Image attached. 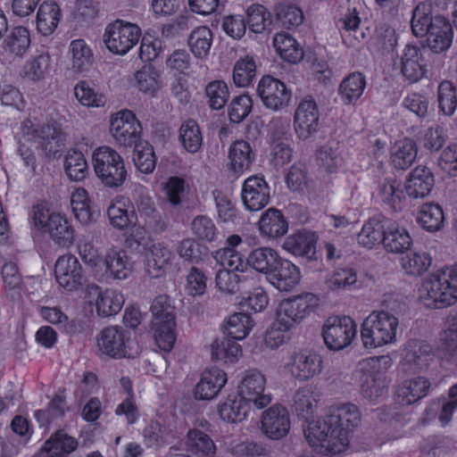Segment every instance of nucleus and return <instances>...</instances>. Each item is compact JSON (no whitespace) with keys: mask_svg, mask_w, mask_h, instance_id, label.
Listing matches in <instances>:
<instances>
[{"mask_svg":"<svg viewBox=\"0 0 457 457\" xmlns=\"http://www.w3.org/2000/svg\"><path fill=\"white\" fill-rule=\"evenodd\" d=\"M133 162L142 173H152L156 166V157L154 147L147 142L139 143L134 147Z\"/></svg>","mask_w":457,"mask_h":457,"instance_id":"nucleus-58","label":"nucleus"},{"mask_svg":"<svg viewBox=\"0 0 457 457\" xmlns=\"http://www.w3.org/2000/svg\"><path fill=\"white\" fill-rule=\"evenodd\" d=\"M279 259L280 256L274 249L270 247H258L248 254L249 268L269 277Z\"/></svg>","mask_w":457,"mask_h":457,"instance_id":"nucleus-43","label":"nucleus"},{"mask_svg":"<svg viewBox=\"0 0 457 457\" xmlns=\"http://www.w3.org/2000/svg\"><path fill=\"white\" fill-rule=\"evenodd\" d=\"M320 112L311 96L302 99L295 112V130L300 139L305 140L318 131Z\"/></svg>","mask_w":457,"mask_h":457,"instance_id":"nucleus-15","label":"nucleus"},{"mask_svg":"<svg viewBox=\"0 0 457 457\" xmlns=\"http://www.w3.org/2000/svg\"><path fill=\"white\" fill-rule=\"evenodd\" d=\"M96 345L103 354L113 359H130L140 353V347L131 333L120 326L102 329L96 337Z\"/></svg>","mask_w":457,"mask_h":457,"instance_id":"nucleus-5","label":"nucleus"},{"mask_svg":"<svg viewBox=\"0 0 457 457\" xmlns=\"http://www.w3.org/2000/svg\"><path fill=\"white\" fill-rule=\"evenodd\" d=\"M433 21L430 5L425 2L419 3L412 10L411 28L413 35L417 37H424Z\"/></svg>","mask_w":457,"mask_h":457,"instance_id":"nucleus-55","label":"nucleus"},{"mask_svg":"<svg viewBox=\"0 0 457 457\" xmlns=\"http://www.w3.org/2000/svg\"><path fill=\"white\" fill-rule=\"evenodd\" d=\"M212 44V32L206 26L195 28L188 37V46L195 56L205 57Z\"/></svg>","mask_w":457,"mask_h":457,"instance_id":"nucleus-54","label":"nucleus"},{"mask_svg":"<svg viewBox=\"0 0 457 457\" xmlns=\"http://www.w3.org/2000/svg\"><path fill=\"white\" fill-rule=\"evenodd\" d=\"M64 170L71 180H83L88 174V165L84 154L75 149L69 150L64 159Z\"/></svg>","mask_w":457,"mask_h":457,"instance_id":"nucleus-50","label":"nucleus"},{"mask_svg":"<svg viewBox=\"0 0 457 457\" xmlns=\"http://www.w3.org/2000/svg\"><path fill=\"white\" fill-rule=\"evenodd\" d=\"M171 258L170 250L162 244L153 245L147 256L146 270L152 278H160L164 274Z\"/></svg>","mask_w":457,"mask_h":457,"instance_id":"nucleus-48","label":"nucleus"},{"mask_svg":"<svg viewBox=\"0 0 457 457\" xmlns=\"http://www.w3.org/2000/svg\"><path fill=\"white\" fill-rule=\"evenodd\" d=\"M141 37V29L131 22L116 20L108 24L104 33V42L107 49L119 55L126 54Z\"/></svg>","mask_w":457,"mask_h":457,"instance_id":"nucleus-8","label":"nucleus"},{"mask_svg":"<svg viewBox=\"0 0 457 457\" xmlns=\"http://www.w3.org/2000/svg\"><path fill=\"white\" fill-rule=\"evenodd\" d=\"M214 258L224 270L233 272H245L249 270L248 257L245 260L244 256L235 249H220L216 251Z\"/></svg>","mask_w":457,"mask_h":457,"instance_id":"nucleus-52","label":"nucleus"},{"mask_svg":"<svg viewBox=\"0 0 457 457\" xmlns=\"http://www.w3.org/2000/svg\"><path fill=\"white\" fill-rule=\"evenodd\" d=\"M357 335V325L349 316L329 317L323 325L325 345L333 351H339L353 342Z\"/></svg>","mask_w":457,"mask_h":457,"instance_id":"nucleus-10","label":"nucleus"},{"mask_svg":"<svg viewBox=\"0 0 457 457\" xmlns=\"http://www.w3.org/2000/svg\"><path fill=\"white\" fill-rule=\"evenodd\" d=\"M62 12L59 5L53 1L43 2L37 13V29L44 37L52 35L57 29Z\"/></svg>","mask_w":457,"mask_h":457,"instance_id":"nucleus-36","label":"nucleus"},{"mask_svg":"<svg viewBox=\"0 0 457 457\" xmlns=\"http://www.w3.org/2000/svg\"><path fill=\"white\" fill-rule=\"evenodd\" d=\"M241 196L247 210L257 212L269 204L270 187L262 176H250L243 183Z\"/></svg>","mask_w":457,"mask_h":457,"instance_id":"nucleus-17","label":"nucleus"},{"mask_svg":"<svg viewBox=\"0 0 457 457\" xmlns=\"http://www.w3.org/2000/svg\"><path fill=\"white\" fill-rule=\"evenodd\" d=\"M419 296L429 308H444L457 301V287L452 286L440 270L425 278L419 289Z\"/></svg>","mask_w":457,"mask_h":457,"instance_id":"nucleus-7","label":"nucleus"},{"mask_svg":"<svg viewBox=\"0 0 457 457\" xmlns=\"http://www.w3.org/2000/svg\"><path fill=\"white\" fill-rule=\"evenodd\" d=\"M186 451L196 457H214L216 454V445L206 430L199 428H190L185 438Z\"/></svg>","mask_w":457,"mask_h":457,"instance_id":"nucleus-30","label":"nucleus"},{"mask_svg":"<svg viewBox=\"0 0 457 457\" xmlns=\"http://www.w3.org/2000/svg\"><path fill=\"white\" fill-rule=\"evenodd\" d=\"M256 76V63L253 57L245 56L237 60L233 69V81L236 86L248 87Z\"/></svg>","mask_w":457,"mask_h":457,"instance_id":"nucleus-59","label":"nucleus"},{"mask_svg":"<svg viewBox=\"0 0 457 457\" xmlns=\"http://www.w3.org/2000/svg\"><path fill=\"white\" fill-rule=\"evenodd\" d=\"M430 382L424 377L406 379L396 390V401L401 405L413 404L424 398L429 391Z\"/></svg>","mask_w":457,"mask_h":457,"instance_id":"nucleus-32","label":"nucleus"},{"mask_svg":"<svg viewBox=\"0 0 457 457\" xmlns=\"http://www.w3.org/2000/svg\"><path fill=\"white\" fill-rule=\"evenodd\" d=\"M259 229L262 235L277 238L287 232L288 223L279 210L270 208L262 215Z\"/></svg>","mask_w":457,"mask_h":457,"instance_id":"nucleus-38","label":"nucleus"},{"mask_svg":"<svg viewBox=\"0 0 457 457\" xmlns=\"http://www.w3.org/2000/svg\"><path fill=\"white\" fill-rule=\"evenodd\" d=\"M406 195L401 183L393 178L385 179L380 182L377 192V197L380 202L393 212L403 210Z\"/></svg>","mask_w":457,"mask_h":457,"instance_id":"nucleus-33","label":"nucleus"},{"mask_svg":"<svg viewBox=\"0 0 457 457\" xmlns=\"http://www.w3.org/2000/svg\"><path fill=\"white\" fill-rule=\"evenodd\" d=\"M398 319L386 311H373L362 322L361 337L366 348L396 342Z\"/></svg>","mask_w":457,"mask_h":457,"instance_id":"nucleus-3","label":"nucleus"},{"mask_svg":"<svg viewBox=\"0 0 457 457\" xmlns=\"http://www.w3.org/2000/svg\"><path fill=\"white\" fill-rule=\"evenodd\" d=\"M266 379L258 370H245L238 386V394L257 409H262L271 402V395L265 392Z\"/></svg>","mask_w":457,"mask_h":457,"instance_id":"nucleus-12","label":"nucleus"},{"mask_svg":"<svg viewBox=\"0 0 457 457\" xmlns=\"http://www.w3.org/2000/svg\"><path fill=\"white\" fill-rule=\"evenodd\" d=\"M50 61V55L46 53L32 57L23 66L22 77L33 82L43 79L48 72Z\"/></svg>","mask_w":457,"mask_h":457,"instance_id":"nucleus-57","label":"nucleus"},{"mask_svg":"<svg viewBox=\"0 0 457 457\" xmlns=\"http://www.w3.org/2000/svg\"><path fill=\"white\" fill-rule=\"evenodd\" d=\"M96 178L108 188L118 189L126 182L129 172L124 159L110 146H100L92 154Z\"/></svg>","mask_w":457,"mask_h":457,"instance_id":"nucleus-2","label":"nucleus"},{"mask_svg":"<svg viewBox=\"0 0 457 457\" xmlns=\"http://www.w3.org/2000/svg\"><path fill=\"white\" fill-rule=\"evenodd\" d=\"M366 87V79L361 72H352L340 83L338 93L345 104L356 102L363 94Z\"/></svg>","mask_w":457,"mask_h":457,"instance_id":"nucleus-42","label":"nucleus"},{"mask_svg":"<svg viewBox=\"0 0 457 457\" xmlns=\"http://www.w3.org/2000/svg\"><path fill=\"white\" fill-rule=\"evenodd\" d=\"M418 148L416 143L404 138L395 143L391 153V162L395 168L406 170L409 168L417 157Z\"/></svg>","mask_w":457,"mask_h":457,"instance_id":"nucleus-46","label":"nucleus"},{"mask_svg":"<svg viewBox=\"0 0 457 457\" xmlns=\"http://www.w3.org/2000/svg\"><path fill=\"white\" fill-rule=\"evenodd\" d=\"M257 93L262 104L273 111L280 110L288 105L291 99V91L280 80L264 76L259 81Z\"/></svg>","mask_w":457,"mask_h":457,"instance_id":"nucleus-16","label":"nucleus"},{"mask_svg":"<svg viewBox=\"0 0 457 457\" xmlns=\"http://www.w3.org/2000/svg\"><path fill=\"white\" fill-rule=\"evenodd\" d=\"M247 24L251 31L262 33L270 29V12L262 4H253L247 9Z\"/></svg>","mask_w":457,"mask_h":457,"instance_id":"nucleus-64","label":"nucleus"},{"mask_svg":"<svg viewBox=\"0 0 457 457\" xmlns=\"http://www.w3.org/2000/svg\"><path fill=\"white\" fill-rule=\"evenodd\" d=\"M392 365L389 356L381 355L363 360L360 363L361 391L362 395L370 400H378L387 391L388 381L386 372Z\"/></svg>","mask_w":457,"mask_h":457,"instance_id":"nucleus-4","label":"nucleus"},{"mask_svg":"<svg viewBox=\"0 0 457 457\" xmlns=\"http://www.w3.org/2000/svg\"><path fill=\"white\" fill-rule=\"evenodd\" d=\"M228 159L229 171L234 174L235 178H238L245 171L250 170L255 161V154L248 142L237 140L229 147Z\"/></svg>","mask_w":457,"mask_h":457,"instance_id":"nucleus-27","label":"nucleus"},{"mask_svg":"<svg viewBox=\"0 0 457 457\" xmlns=\"http://www.w3.org/2000/svg\"><path fill=\"white\" fill-rule=\"evenodd\" d=\"M205 96L212 109L220 110L228 101V87L222 80H212L205 87Z\"/></svg>","mask_w":457,"mask_h":457,"instance_id":"nucleus-63","label":"nucleus"},{"mask_svg":"<svg viewBox=\"0 0 457 457\" xmlns=\"http://www.w3.org/2000/svg\"><path fill=\"white\" fill-rule=\"evenodd\" d=\"M78 447L76 438L63 430L54 433L33 457H68Z\"/></svg>","mask_w":457,"mask_h":457,"instance_id":"nucleus-25","label":"nucleus"},{"mask_svg":"<svg viewBox=\"0 0 457 457\" xmlns=\"http://www.w3.org/2000/svg\"><path fill=\"white\" fill-rule=\"evenodd\" d=\"M273 46L280 57L290 63H296L303 57V49L296 40L288 34L278 33L274 37Z\"/></svg>","mask_w":457,"mask_h":457,"instance_id":"nucleus-45","label":"nucleus"},{"mask_svg":"<svg viewBox=\"0 0 457 457\" xmlns=\"http://www.w3.org/2000/svg\"><path fill=\"white\" fill-rule=\"evenodd\" d=\"M435 185L433 172L427 166H417L406 180L404 189L411 198H423L427 196Z\"/></svg>","mask_w":457,"mask_h":457,"instance_id":"nucleus-29","label":"nucleus"},{"mask_svg":"<svg viewBox=\"0 0 457 457\" xmlns=\"http://www.w3.org/2000/svg\"><path fill=\"white\" fill-rule=\"evenodd\" d=\"M212 359L225 363L237 361L242 354L241 346L230 338H217L211 344Z\"/></svg>","mask_w":457,"mask_h":457,"instance_id":"nucleus-47","label":"nucleus"},{"mask_svg":"<svg viewBox=\"0 0 457 457\" xmlns=\"http://www.w3.org/2000/svg\"><path fill=\"white\" fill-rule=\"evenodd\" d=\"M430 256L424 252H410L401 259V265L404 271L412 276H420L429 268Z\"/></svg>","mask_w":457,"mask_h":457,"instance_id":"nucleus-61","label":"nucleus"},{"mask_svg":"<svg viewBox=\"0 0 457 457\" xmlns=\"http://www.w3.org/2000/svg\"><path fill=\"white\" fill-rule=\"evenodd\" d=\"M387 223L388 219L382 216L369 219L357 235L358 244L368 249L383 244Z\"/></svg>","mask_w":457,"mask_h":457,"instance_id":"nucleus-34","label":"nucleus"},{"mask_svg":"<svg viewBox=\"0 0 457 457\" xmlns=\"http://www.w3.org/2000/svg\"><path fill=\"white\" fill-rule=\"evenodd\" d=\"M37 142L48 158H54L60 154L64 145V136L56 123H48L38 127L35 130Z\"/></svg>","mask_w":457,"mask_h":457,"instance_id":"nucleus-28","label":"nucleus"},{"mask_svg":"<svg viewBox=\"0 0 457 457\" xmlns=\"http://www.w3.org/2000/svg\"><path fill=\"white\" fill-rule=\"evenodd\" d=\"M71 205L75 218L82 224H88L97 220L99 210L91 204L87 191L83 187L77 188L71 196Z\"/></svg>","mask_w":457,"mask_h":457,"instance_id":"nucleus-35","label":"nucleus"},{"mask_svg":"<svg viewBox=\"0 0 457 457\" xmlns=\"http://www.w3.org/2000/svg\"><path fill=\"white\" fill-rule=\"evenodd\" d=\"M317 395L308 386L299 388L294 396V410L298 416L306 418L317 408Z\"/></svg>","mask_w":457,"mask_h":457,"instance_id":"nucleus-62","label":"nucleus"},{"mask_svg":"<svg viewBox=\"0 0 457 457\" xmlns=\"http://www.w3.org/2000/svg\"><path fill=\"white\" fill-rule=\"evenodd\" d=\"M428 47L435 54L446 52L453 44V29L449 20L441 15L434 16L425 35Z\"/></svg>","mask_w":457,"mask_h":457,"instance_id":"nucleus-20","label":"nucleus"},{"mask_svg":"<svg viewBox=\"0 0 457 457\" xmlns=\"http://www.w3.org/2000/svg\"><path fill=\"white\" fill-rule=\"evenodd\" d=\"M97 270L103 271L106 278L124 280L130 276L132 266L126 253L110 248L103 256Z\"/></svg>","mask_w":457,"mask_h":457,"instance_id":"nucleus-21","label":"nucleus"},{"mask_svg":"<svg viewBox=\"0 0 457 457\" xmlns=\"http://www.w3.org/2000/svg\"><path fill=\"white\" fill-rule=\"evenodd\" d=\"M54 274L59 286L70 292L77 290L86 281L83 268L73 254H64L57 259Z\"/></svg>","mask_w":457,"mask_h":457,"instance_id":"nucleus-13","label":"nucleus"},{"mask_svg":"<svg viewBox=\"0 0 457 457\" xmlns=\"http://www.w3.org/2000/svg\"><path fill=\"white\" fill-rule=\"evenodd\" d=\"M361 423V412L353 403L330 406L326 416L309 424L305 437L313 448L335 455L347 448L353 430Z\"/></svg>","mask_w":457,"mask_h":457,"instance_id":"nucleus-1","label":"nucleus"},{"mask_svg":"<svg viewBox=\"0 0 457 457\" xmlns=\"http://www.w3.org/2000/svg\"><path fill=\"white\" fill-rule=\"evenodd\" d=\"M412 240L408 231L395 222L388 220L384 237V248L390 253H403L409 250Z\"/></svg>","mask_w":457,"mask_h":457,"instance_id":"nucleus-39","label":"nucleus"},{"mask_svg":"<svg viewBox=\"0 0 457 457\" xmlns=\"http://www.w3.org/2000/svg\"><path fill=\"white\" fill-rule=\"evenodd\" d=\"M249 404L239 394L229 395L219 408L220 416L228 422H240L245 419L250 409Z\"/></svg>","mask_w":457,"mask_h":457,"instance_id":"nucleus-44","label":"nucleus"},{"mask_svg":"<svg viewBox=\"0 0 457 457\" xmlns=\"http://www.w3.org/2000/svg\"><path fill=\"white\" fill-rule=\"evenodd\" d=\"M401 72L411 83L420 81L428 73V64L422 50L413 45H406L401 55Z\"/></svg>","mask_w":457,"mask_h":457,"instance_id":"nucleus-23","label":"nucleus"},{"mask_svg":"<svg viewBox=\"0 0 457 457\" xmlns=\"http://www.w3.org/2000/svg\"><path fill=\"white\" fill-rule=\"evenodd\" d=\"M137 220L145 230L154 234L164 232L169 225L167 215L160 212L154 199L145 195H139L136 199Z\"/></svg>","mask_w":457,"mask_h":457,"instance_id":"nucleus-14","label":"nucleus"},{"mask_svg":"<svg viewBox=\"0 0 457 457\" xmlns=\"http://www.w3.org/2000/svg\"><path fill=\"white\" fill-rule=\"evenodd\" d=\"M290 429V419L287 410L281 405H273L265 411L262 418V430L271 439H280Z\"/></svg>","mask_w":457,"mask_h":457,"instance_id":"nucleus-22","label":"nucleus"},{"mask_svg":"<svg viewBox=\"0 0 457 457\" xmlns=\"http://www.w3.org/2000/svg\"><path fill=\"white\" fill-rule=\"evenodd\" d=\"M110 131L117 144L121 146L136 147V145L141 143V125L131 111L117 112L111 120Z\"/></svg>","mask_w":457,"mask_h":457,"instance_id":"nucleus-11","label":"nucleus"},{"mask_svg":"<svg viewBox=\"0 0 457 457\" xmlns=\"http://www.w3.org/2000/svg\"><path fill=\"white\" fill-rule=\"evenodd\" d=\"M268 278L279 291L290 292L299 284L301 272L299 268L292 262L280 257Z\"/></svg>","mask_w":457,"mask_h":457,"instance_id":"nucleus-24","label":"nucleus"},{"mask_svg":"<svg viewBox=\"0 0 457 457\" xmlns=\"http://www.w3.org/2000/svg\"><path fill=\"white\" fill-rule=\"evenodd\" d=\"M315 304V295L311 293L283 300L277 312L278 329H291L309 315Z\"/></svg>","mask_w":457,"mask_h":457,"instance_id":"nucleus-9","label":"nucleus"},{"mask_svg":"<svg viewBox=\"0 0 457 457\" xmlns=\"http://www.w3.org/2000/svg\"><path fill=\"white\" fill-rule=\"evenodd\" d=\"M179 139L187 152L190 154L199 152L203 145V135L197 122L194 120L183 122L179 128Z\"/></svg>","mask_w":457,"mask_h":457,"instance_id":"nucleus-49","label":"nucleus"},{"mask_svg":"<svg viewBox=\"0 0 457 457\" xmlns=\"http://www.w3.org/2000/svg\"><path fill=\"white\" fill-rule=\"evenodd\" d=\"M288 367L293 377L300 381H307L321 372L323 361L316 353L300 352L291 356Z\"/></svg>","mask_w":457,"mask_h":457,"instance_id":"nucleus-19","label":"nucleus"},{"mask_svg":"<svg viewBox=\"0 0 457 457\" xmlns=\"http://www.w3.org/2000/svg\"><path fill=\"white\" fill-rule=\"evenodd\" d=\"M87 296L96 302V310L98 316L107 318L114 316L120 312L124 304V296L112 288L102 289L98 285L87 286Z\"/></svg>","mask_w":457,"mask_h":457,"instance_id":"nucleus-18","label":"nucleus"},{"mask_svg":"<svg viewBox=\"0 0 457 457\" xmlns=\"http://www.w3.org/2000/svg\"><path fill=\"white\" fill-rule=\"evenodd\" d=\"M253 326L250 315L244 312H237L231 315L225 325V333L228 338L243 340L249 334Z\"/></svg>","mask_w":457,"mask_h":457,"instance_id":"nucleus-51","label":"nucleus"},{"mask_svg":"<svg viewBox=\"0 0 457 457\" xmlns=\"http://www.w3.org/2000/svg\"><path fill=\"white\" fill-rule=\"evenodd\" d=\"M71 54V68L76 72L87 71L92 63V52L82 39L71 41L70 45Z\"/></svg>","mask_w":457,"mask_h":457,"instance_id":"nucleus-56","label":"nucleus"},{"mask_svg":"<svg viewBox=\"0 0 457 457\" xmlns=\"http://www.w3.org/2000/svg\"><path fill=\"white\" fill-rule=\"evenodd\" d=\"M417 220L428 231L439 230L444 223L443 210L436 204H425L419 212Z\"/></svg>","mask_w":457,"mask_h":457,"instance_id":"nucleus-53","label":"nucleus"},{"mask_svg":"<svg viewBox=\"0 0 457 457\" xmlns=\"http://www.w3.org/2000/svg\"><path fill=\"white\" fill-rule=\"evenodd\" d=\"M439 111L445 116H452L457 108V91L449 80L442 81L437 87Z\"/></svg>","mask_w":457,"mask_h":457,"instance_id":"nucleus-60","label":"nucleus"},{"mask_svg":"<svg viewBox=\"0 0 457 457\" xmlns=\"http://www.w3.org/2000/svg\"><path fill=\"white\" fill-rule=\"evenodd\" d=\"M227 383V374L219 368L205 370L195 387V396L199 400H211L218 395Z\"/></svg>","mask_w":457,"mask_h":457,"instance_id":"nucleus-26","label":"nucleus"},{"mask_svg":"<svg viewBox=\"0 0 457 457\" xmlns=\"http://www.w3.org/2000/svg\"><path fill=\"white\" fill-rule=\"evenodd\" d=\"M45 232L61 247H69L74 241V228L60 213H54Z\"/></svg>","mask_w":457,"mask_h":457,"instance_id":"nucleus-41","label":"nucleus"},{"mask_svg":"<svg viewBox=\"0 0 457 457\" xmlns=\"http://www.w3.org/2000/svg\"><path fill=\"white\" fill-rule=\"evenodd\" d=\"M433 360L432 346L425 341L413 340L408 343L403 361L413 365L416 370H423Z\"/></svg>","mask_w":457,"mask_h":457,"instance_id":"nucleus-37","label":"nucleus"},{"mask_svg":"<svg viewBox=\"0 0 457 457\" xmlns=\"http://www.w3.org/2000/svg\"><path fill=\"white\" fill-rule=\"evenodd\" d=\"M151 312L153 314L151 323L155 341L162 350L170 351L174 345L176 337L174 307L169 296L166 295L156 296L151 305Z\"/></svg>","mask_w":457,"mask_h":457,"instance_id":"nucleus-6","label":"nucleus"},{"mask_svg":"<svg viewBox=\"0 0 457 457\" xmlns=\"http://www.w3.org/2000/svg\"><path fill=\"white\" fill-rule=\"evenodd\" d=\"M316 242L315 233L299 230L285 239L283 248L295 256L312 260L316 253Z\"/></svg>","mask_w":457,"mask_h":457,"instance_id":"nucleus-31","label":"nucleus"},{"mask_svg":"<svg viewBox=\"0 0 457 457\" xmlns=\"http://www.w3.org/2000/svg\"><path fill=\"white\" fill-rule=\"evenodd\" d=\"M29 30L23 26L14 27L4 38L3 50L12 56L22 57L30 46Z\"/></svg>","mask_w":457,"mask_h":457,"instance_id":"nucleus-40","label":"nucleus"}]
</instances>
